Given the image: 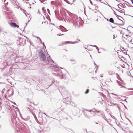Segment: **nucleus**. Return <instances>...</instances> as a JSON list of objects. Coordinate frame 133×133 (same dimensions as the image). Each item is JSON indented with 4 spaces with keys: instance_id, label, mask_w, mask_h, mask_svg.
Masks as SVG:
<instances>
[{
    "instance_id": "1",
    "label": "nucleus",
    "mask_w": 133,
    "mask_h": 133,
    "mask_svg": "<svg viewBox=\"0 0 133 133\" xmlns=\"http://www.w3.org/2000/svg\"><path fill=\"white\" fill-rule=\"evenodd\" d=\"M23 37L19 38V39L17 40V45H21V46H23L25 45L26 43V39L25 38H27L25 36H24Z\"/></svg>"
},
{
    "instance_id": "2",
    "label": "nucleus",
    "mask_w": 133,
    "mask_h": 133,
    "mask_svg": "<svg viewBox=\"0 0 133 133\" xmlns=\"http://www.w3.org/2000/svg\"><path fill=\"white\" fill-rule=\"evenodd\" d=\"M39 56L41 58V59L43 61L45 62L46 60V56L42 50H41L38 54Z\"/></svg>"
},
{
    "instance_id": "3",
    "label": "nucleus",
    "mask_w": 133,
    "mask_h": 133,
    "mask_svg": "<svg viewBox=\"0 0 133 133\" xmlns=\"http://www.w3.org/2000/svg\"><path fill=\"white\" fill-rule=\"evenodd\" d=\"M67 12L68 14V16H66V14L65 13L64 15L66 17V18H67L69 22L70 23L71 22V17H72V14L69 11H67Z\"/></svg>"
},
{
    "instance_id": "4",
    "label": "nucleus",
    "mask_w": 133,
    "mask_h": 133,
    "mask_svg": "<svg viewBox=\"0 0 133 133\" xmlns=\"http://www.w3.org/2000/svg\"><path fill=\"white\" fill-rule=\"evenodd\" d=\"M72 17H71V22L73 24H75L76 23V18H77L76 15H74L72 14Z\"/></svg>"
},
{
    "instance_id": "5",
    "label": "nucleus",
    "mask_w": 133,
    "mask_h": 133,
    "mask_svg": "<svg viewBox=\"0 0 133 133\" xmlns=\"http://www.w3.org/2000/svg\"><path fill=\"white\" fill-rule=\"evenodd\" d=\"M84 116L86 118L88 119L90 118V116H89V115L91 114L89 112L87 113V112H86L85 111H84Z\"/></svg>"
},
{
    "instance_id": "6",
    "label": "nucleus",
    "mask_w": 133,
    "mask_h": 133,
    "mask_svg": "<svg viewBox=\"0 0 133 133\" xmlns=\"http://www.w3.org/2000/svg\"><path fill=\"white\" fill-rule=\"evenodd\" d=\"M29 107H30V112L32 113V114L33 113H34V112H35V111L36 110L34 108L32 107L31 105H29Z\"/></svg>"
},
{
    "instance_id": "7",
    "label": "nucleus",
    "mask_w": 133,
    "mask_h": 133,
    "mask_svg": "<svg viewBox=\"0 0 133 133\" xmlns=\"http://www.w3.org/2000/svg\"><path fill=\"white\" fill-rule=\"evenodd\" d=\"M55 66L54 70L55 71H58L59 72H60L61 73H62V72L61 70H60L59 68V67L57 66L56 65H54Z\"/></svg>"
},
{
    "instance_id": "8",
    "label": "nucleus",
    "mask_w": 133,
    "mask_h": 133,
    "mask_svg": "<svg viewBox=\"0 0 133 133\" xmlns=\"http://www.w3.org/2000/svg\"><path fill=\"white\" fill-rule=\"evenodd\" d=\"M120 4H121V5H120V4H118L117 5V6H118V7L120 9H122V10H124H124L123 9H121V8H120V6L122 8H125V5H123L122 4H121V3H120Z\"/></svg>"
},
{
    "instance_id": "9",
    "label": "nucleus",
    "mask_w": 133,
    "mask_h": 133,
    "mask_svg": "<svg viewBox=\"0 0 133 133\" xmlns=\"http://www.w3.org/2000/svg\"><path fill=\"white\" fill-rule=\"evenodd\" d=\"M47 61H48V62L49 63H51V65H52L51 64V63H52L55 64L54 61H53L52 59H48V58Z\"/></svg>"
},
{
    "instance_id": "10",
    "label": "nucleus",
    "mask_w": 133,
    "mask_h": 133,
    "mask_svg": "<svg viewBox=\"0 0 133 133\" xmlns=\"http://www.w3.org/2000/svg\"><path fill=\"white\" fill-rule=\"evenodd\" d=\"M8 23L12 27H16V23L12 22H9Z\"/></svg>"
},
{
    "instance_id": "11",
    "label": "nucleus",
    "mask_w": 133,
    "mask_h": 133,
    "mask_svg": "<svg viewBox=\"0 0 133 133\" xmlns=\"http://www.w3.org/2000/svg\"><path fill=\"white\" fill-rule=\"evenodd\" d=\"M69 103H70V104L72 106H74V107H76L77 106V104L75 103H74V102L73 101H72L71 100L70 102Z\"/></svg>"
},
{
    "instance_id": "12",
    "label": "nucleus",
    "mask_w": 133,
    "mask_h": 133,
    "mask_svg": "<svg viewBox=\"0 0 133 133\" xmlns=\"http://www.w3.org/2000/svg\"><path fill=\"white\" fill-rule=\"evenodd\" d=\"M84 110L85 111H88L90 112H92L94 113L95 112V111H96V110L95 108H93L92 109V110H88L87 109H85Z\"/></svg>"
},
{
    "instance_id": "13",
    "label": "nucleus",
    "mask_w": 133,
    "mask_h": 133,
    "mask_svg": "<svg viewBox=\"0 0 133 133\" xmlns=\"http://www.w3.org/2000/svg\"><path fill=\"white\" fill-rule=\"evenodd\" d=\"M78 43V42L77 41H76L75 42H70L69 41H67L65 43L66 44H75L76 43Z\"/></svg>"
},
{
    "instance_id": "14",
    "label": "nucleus",
    "mask_w": 133,
    "mask_h": 133,
    "mask_svg": "<svg viewBox=\"0 0 133 133\" xmlns=\"http://www.w3.org/2000/svg\"><path fill=\"white\" fill-rule=\"evenodd\" d=\"M32 114L34 116V118H35V120L37 122V123H38V122H39L38 121V119H37L35 114L34 113H33Z\"/></svg>"
},
{
    "instance_id": "15",
    "label": "nucleus",
    "mask_w": 133,
    "mask_h": 133,
    "mask_svg": "<svg viewBox=\"0 0 133 133\" xmlns=\"http://www.w3.org/2000/svg\"><path fill=\"white\" fill-rule=\"evenodd\" d=\"M87 66L86 65L84 64H82L81 65V67L83 69H86Z\"/></svg>"
},
{
    "instance_id": "16",
    "label": "nucleus",
    "mask_w": 133,
    "mask_h": 133,
    "mask_svg": "<svg viewBox=\"0 0 133 133\" xmlns=\"http://www.w3.org/2000/svg\"><path fill=\"white\" fill-rule=\"evenodd\" d=\"M98 102V104H103L104 103V100H97Z\"/></svg>"
},
{
    "instance_id": "17",
    "label": "nucleus",
    "mask_w": 133,
    "mask_h": 133,
    "mask_svg": "<svg viewBox=\"0 0 133 133\" xmlns=\"http://www.w3.org/2000/svg\"><path fill=\"white\" fill-rule=\"evenodd\" d=\"M114 8V9H115L117 11H119V12L121 13H124V15H125L124 12H123V10H120V9H117L115 8Z\"/></svg>"
},
{
    "instance_id": "18",
    "label": "nucleus",
    "mask_w": 133,
    "mask_h": 133,
    "mask_svg": "<svg viewBox=\"0 0 133 133\" xmlns=\"http://www.w3.org/2000/svg\"><path fill=\"white\" fill-rule=\"evenodd\" d=\"M60 27H61L63 28V29L61 30V31H68V30L62 26H60Z\"/></svg>"
},
{
    "instance_id": "19",
    "label": "nucleus",
    "mask_w": 133,
    "mask_h": 133,
    "mask_svg": "<svg viewBox=\"0 0 133 133\" xmlns=\"http://www.w3.org/2000/svg\"><path fill=\"white\" fill-rule=\"evenodd\" d=\"M109 21L111 23H114V21L113 19L112 18H110L109 19Z\"/></svg>"
},
{
    "instance_id": "20",
    "label": "nucleus",
    "mask_w": 133,
    "mask_h": 133,
    "mask_svg": "<svg viewBox=\"0 0 133 133\" xmlns=\"http://www.w3.org/2000/svg\"><path fill=\"white\" fill-rule=\"evenodd\" d=\"M62 78L64 79H65L67 78L66 76L64 75H63L62 77Z\"/></svg>"
},
{
    "instance_id": "21",
    "label": "nucleus",
    "mask_w": 133,
    "mask_h": 133,
    "mask_svg": "<svg viewBox=\"0 0 133 133\" xmlns=\"http://www.w3.org/2000/svg\"><path fill=\"white\" fill-rule=\"evenodd\" d=\"M116 123L117 124V125L119 127H120V128L122 129H123V128H122V127L121 126V124L119 122H117Z\"/></svg>"
},
{
    "instance_id": "22",
    "label": "nucleus",
    "mask_w": 133,
    "mask_h": 133,
    "mask_svg": "<svg viewBox=\"0 0 133 133\" xmlns=\"http://www.w3.org/2000/svg\"><path fill=\"white\" fill-rule=\"evenodd\" d=\"M25 110L28 111H29L30 112V107H26L25 108Z\"/></svg>"
},
{
    "instance_id": "23",
    "label": "nucleus",
    "mask_w": 133,
    "mask_h": 133,
    "mask_svg": "<svg viewBox=\"0 0 133 133\" xmlns=\"http://www.w3.org/2000/svg\"><path fill=\"white\" fill-rule=\"evenodd\" d=\"M94 64L95 65H96V66H95V68L96 69V70L95 71V72H96L98 70V66H97L96 64L95 63V62H94Z\"/></svg>"
},
{
    "instance_id": "24",
    "label": "nucleus",
    "mask_w": 133,
    "mask_h": 133,
    "mask_svg": "<svg viewBox=\"0 0 133 133\" xmlns=\"http://www.w3.org/2000/svg\"><path fill=\"white\" fill-rule=\"evenodd\" d=\"M96 111V112L97 113H98V115L99 116H100V115H102V114L101 113V111H97V110H96V111H95V112Z\"/></svg>"
},
{
    "instance_id": "25",
    "label": "nucleus",
    "mask_w": 133,
    "mask_h": 133,
    "mask_svg": "<svg viewBox=\"0 0 133 133\" xmlns=\"http://www.w3.org/2000/svg\"><path fill=\"white\" fill-rule=\"evenodd\" d=\"M117 82L119 86H123L121 85L122 83L118 81H117Z\"/></svg>"
},
{
    "instance_id": "26",
    "label": "nucleus",
    "mask_w": 133,
    "mask_h": 133,
    "mask_svg": "<svg viewBox=\"0 0 133 133\" xmlns=\"http://www.w3.org/2000/svg\"><path fill=\"white\" fill-rule=\"evenodd\" d=\"M109 104H110L111 105H110L111 106H114V105H115V104H114V103H111V102H109V103H108V104L109 105Z\"/></svg>"
},
{
    "instance_id": "27",
    "label": "nucleus",
    "mask_w": 133,
    "mask_h": 133,
    "mask_svg": "<svg viewBox=\"0 0 133 133\" xmlns=\"http://www.w3.org/2000/svg\"><path fill=\"white\" fill-rule=\"evenodd\" d=\"M66 130L68 131H69L70 132H71V131H72V132H73V131L71 129H69V128H66Z\"/></svg>"
},
{
    "instance_id": "28",
    "label": "nucleus",
    "mask_w": 133,
    "mask_h": 133,
    "mask_svg": "<svg viewBox=\"0 0 133 133\" xmlns=\"http://www.w3.org/2000/svg\"><path fill=\"white\" fill-rule=\"evenodd\" d=\"M89 92V90L88 89H87L86 90L85 92V94H87Z\"/></svg>"
},
{
    "instance_id": "29",
    "label": "nucleus",
    "mask_w": 133,
    "mask_h": 133,
    "mask_svg": "<svg viewBox=\"0 0 133 133\" xmlns=\"http://www.w3.org/2000/svg\"><path fill=\"white\" fill-rule=\"evenodd\" d=\"M70 61H72V62H74V63H72L73 64H74L76 63V61L75 59H70Z\"/></svg>"
},
{
    "instance_id": "30",
    "label": "nucleus",
    "mask_w": 133,
    "mask_h": 133,
    "mask_svg": "<svg viewBox=\"0 0 133 133\" xmlns=\"http://www.w3.org/2000/svg\"><path fill=\"white\" fill-rule=\"evenodd\" d=\"M63 102L64 103H67L68 102V100H63Z\"/></svg>"
},
{
    "instance_id": "31",
    "label": "nucleus",
    "mask_w": 133,
    "mask_h": 133,
    "mask_svg": "<svg viewBox=\"0 0 133 133\" xmlns=\"http://www.w3.org/2000/svg\"><path fill=\"white\" fill-rule=\"evenodd\" d=\"M8 34L9 32H8L4 31L3 33V34L4 35H5V34Z\"/></svg>"
},
{
    "instance_id": "32",
    "label": "nucleus",
    "mask_w": 133,
    "mask_h": 133,
    "mask_svg": "<svg viewBox=\"0 0 133 133\" xmlns=\"http://www.w3.org/2000/svg\"><path fill=\"white\" fill-rule=\"evenodd\" d=\"M22 115H21V114H20V116L21 117L22 119H23L24 120H26V119H25V118H23L22 117Z\"/></svg>"
},
{
    "instance_id": "33",
    "label": "nucleus",
    "mask_w": 133,
    "mask_h": 133,
    "mask_svg": "<svg viewBox=\"0 0 133 133\" xmlns=\"http://www.w3.org/2000/svg\"><path fill=\"white\" fill-rule=\"evenodd\" d=\"M113 11L114 12V14L117 17L118 16V15L116 14L115 12L113 10Z\"/></svg>"
},
{
    "instance_id": "34",
    "label": "nucleus",
    "mask_w": 133,
    "mask_h": 133,
    "mask_svg": "<svg viewBox=\"0 0 133 133\" xmlns=\"http://www.w3.org/2000/svg\"><path fill=\"white\" fill-rule=\"evenodd\" d=\"M115 105L117 106L118 108V110L119 111L120 110V108L118 106V105L117 104H115Z\"/></svg>"
},
{
    "instance_id": "35",
    "label": "nucleus",
    "mask_w": 133,
    "mask_h": 133,
    "mask_svg": "<svg viewBox=\"0 0 133 133\" xmlns=\"http://www.w3.org/2000/svg\"><path fill=\"white\" fill-rule=\"evenodd\" d=\"M127 3H128V4L129 5V7H132L133 8V6H132V5H131L129 3L127 2Z\"/></svg>"
},
{
    "instance_id": "36",
    "label": "nucleus",
    "mask_w": 133,
    "mask_h": 133,
    "mask_svg": "<svg viewBox=\"0 0 133 133\" xmlns=\"http://www.w3.org/2000/svg\"><path fill=\"white\" fill-rule=\"evenodd\" d=\"M96 48V49L97 50L98 52L99 53H100L101 52H99V49L97 47Z\"/></svg>"
},
{
    "instance_id": "37",
    "label": "nucleus",
    "mask_w": 133,
    "mask_h": 133,
    "mask_svg": "<svg viewBox=\"0 0 133 133\" xmlns=\"http://www.w3.org/2000/svg\"><path fill=\"white\" fill-rule=\"evenodd\" d=\"M100 49H101V50H103L104 51H107V50L105 49H104V48H100Z\"/></svg>"
},
{
    "instance_id": "38",
    "label": "nucleus",
    "mask_w": 133,
    "mask_h": 133,
    "mask_svg": "<svg viewBox=\"0 0 133 133\" xmlns=\"http://www.w3.org/2000/svg\"><path fill=\"white\" fill-rule=\"evenodd\" d=\"M66 3H67L68 4H70L71 5V4L70 3V2L68 0H67V1H66Z\"/></svg>"
},
{
    "instance_id": "39",
    "label": "nucleus",
    "mask_w": 133,
    "mask_h": 133,
    "mask_svg": "<svg viewBox=\"0 0 133 133\" xmlns=\"http://www.w3.org/2000/svg\"><path fill=\"white\" fill-rule=\"evenodd\" d=\"M96 101H97L96 102V103H95V102H94V103L95 105H96L97 103H98V101L97 100H96Z\"/></svg>"
},
{
    "instance_id": "40",
    "label": "nucleus",
    "mask_w": 133,
    "mask_h": 133,
    "mask_svg": "<svg viewBox=\"0 0 133 133\" xmlns=\"http://www.w3.org/2000/svg\"><path fill=\"white\" fill-rule=\"evenodd\" d=\"M47 10L48 11V13L49 14H50V11H49V9H47Z\"/></svg>"
},
{
    "instance_id": "41",
    "label": "nucleus",
    "mask_w": 133,
    "mask_h": 133,
    "mask_svg": "<svg viewBox=\"0 0 133 133\" xmlns=\"http://www.w3.org/2000/svg\"><path fill=\"white\" fill-rule=\"evenodd\" d=\"M91 46H93V47H95L96 48L97 47V46L96 45H90Z\"/></svg>"
},
{
    "instance_id": "42",
    "label": "nucleus",
    "mask_w": 133,
    "mask_h": 133,
    "mask_svg": "<svg viewBox=\"0 0 133 133\" xmlns=\"http://www.w3.org/2000/svg\"><path fill=\"white\" fill-rule=\"evenodd\" d=\"M90 4L92 5H93V3L91 0H89Z\"/></svg>"
},
{
    "instance_id": "43",
    "label": "nucleus",
    "mask_w": 133,
    "mask_h": 133,
    "mask_svg": "<svg viewBox=\"0 0 133 133\" xmlns=\"http://www.w3.org/2000/svg\"><path fill=\"white\" fill-rule=\"evenodd\" d=\"M120 49H121H121H124V50H123L124 51H126L124 49V48H123V47H121V48Z\"/></svg>"
},
{
    "instance_id": "44",
    "label": "nucleus",
    "mask_w": 133,
    "mask_h": 133,
    "mask_svg": "<svg viewBox=\"0 0 133 133\" xmlns=\"http://www.w3.org/2000/svg\"><path fill=\"white\" fill-rule=\"evenodd\" d=\"M54 3V1H52L51 2V4H53Z\"/></svg>"
},
{
    "instance_id": "45",
    "label": "nucleus",
    "mask_w": 133,
    "mask_h": 133,
    "mask_svg": "<svg viewBox=\"0 0 133 133\" xmlns=\"http://www.w3.org/2000/svg\"><path fill=\"white\" fill-rule=\"evenodd\" d=\"M103 118L104 119H105L106 121H107V119L106 118V117H105L104 116Z\"/></svg>"
},
{
    "instance_id": "46",
    "label": "nucleus",
    "mask_w": 133,
    "mask_h": 133,
    "mask_svg": "<svg viewBox=\"0 0 133 133\" xmlns=\"http://www.w3.org/2000/svg\"><path fill=\"white\" fill-rule=\"evenodd\" d=\"M117 17H120V18H122L123 19H124L121 16H119V15H118V16H117Z\"/></svg>"
},
{
    "instance_id": "47",
    "label": "nucleus",
    "mask_w": 133,
    "mask_h": 133,
    "mask_svg": "<svg viewBox=\"0 0 133 133\" xmlns=\"http://www.w3.org/2000/svg\"><path fill=\"white\" fill-rule=\"evenodd\" d=\"M19 27V26L17 24H16V27H17V28H18Z\"/></svg>"
},
{
    "instance_id": "48",
    "label": "nucleus",
    "mask_w": 133,
    "mask_h": 133,
    "mask_svg": "<svg viewBox=\"0 0 133 133\" xmlns=\"http://www.w3.org/2000/svg\"><path fill=\"white\" fill-rule=\"evenodd\" d=\"M37 37L38 38V39H39L40 40V41H41V42H42V40H41V39L40 38L38 37Z\"/></svg>"
},
{
    "instance_id": "49",
    "label": "nucleus",
    "mask_w": 133,
    "mask_h": 133,
    "mask_svg": "<svg viewBox=\"0 0 133 133\" xmlns=\"http://www.w3.org/2000/svg\"><path fill=\"white\" fill-rule=\"evenodd\" d=\"M27 23H26V26H25V27H24V29H23V31H25V27L27 25Z\"/></svg>"
},
{
    "instance_id": "50",
    "label": "nucleus",
    "mask_w": 133,
    "mask_h": 133,
    "mask_svg": "<svg viewBox=\"0 0 133 133\" xmlns=\"http://www.w3.org/2000/svg\"><path fill=\"white\" fill-rule=\"evenodd\" d=\"M114 24L116 25H118V24L117 23H115L114 22V23H113Z\"/></svg>"
},
{
    "instance_id": "51",
    "label": "nucleus",
    "mask_w": 133,
    "mask_h": 133,
    "mask_svg": "<svg viewBox=\"0 0 133 133\" xmlns=\"http://www.w3.org/2000/svg\"><path fill=\"white\" fill-rule=\"evenodd\" d=\"M117 19H119V20L121 21L122 22H123V21L120 19L117 16Z\"/></svg>"
},
{
    "instance_id": "52",
    "label": "nucleus",
    "mask_w": 133,
    "mask_h": 133,
    "mask_svg": "<svg viewBox=\"0 0 133 133\" xmlns=\"http://www.w3.org/2000/svg\"><path fill=\"white\" fill-rule=\"evenodd\" d=\"M42 44L43 45V46H44L45 48H46V46H45V45L44 44V43L43 42L42 43Z\"/></svg>"
},
{
    "instance_id": "53",
    "label": "nucleus",
    "mask_w": 133,
    "mask_h": 133,
    "mask_svg": "<svg viewBox=\"0 0 133 133\" xmlns=\"http://www.w3.org/2000/svg\"><path fill=\"white\" fill-rule=\"evenodd\" d=\"M71 101V100H68V103H67V104H68Z\"/></svg>"
},
{
    "instance_id": "54",
    "label": "nucleus",
    "mask_w": 133,
    "mask_h": 133,
    "mask_svg": "<svg viewBox=\"0 0 133 133\" xmlns=\"http://www.w3.org/2000/svg\"><path fill=\"white\" fill-rule=\"evenodd\" d=\"M11 91H12V93H11L12 95L14 94V92L12 90Z\"/></svg>"
},
{
    "instance_id": "55",
    "label": "nucleus",
    "mask_w": 133,
    "mask_h": 133,
    "mask_svg": "<svg viewBox=\"0 0 133 133\" xmlns=\"http://www.w3.org/2000/svg\"><path fill=\"white\" fill-rule=\"evenodd\" d=\"M127 31H128L129 34L131 33V32L130 30H127Z\"/></svg>"
},
{
    "instance_id": "56",
    "label": "nucleus",
    "mask_w": 133,
    "mask_h": 133,
    "mask_svg": "<svg viewBox=\"0 0 133 133\" xmlns=\"http://www.w3.org/2000/svg\"><path fill=\"white\" fill-rule=\"evenodd\" d=\"M64 35L63 34H62V35H59L58 34H57V35L58 36H62V35Z\"/></svg>"
},
{
    "instance_id": "57",
    "label": "nucleus",
    "mask_w": 133,
    "mask_h": 133,
    "mask_svg": "<svg viewBox=\"0 0 133 133\" xmlns=\"http://www.w3.org/2000/svg\"><path fill=\"white\" fill-rule=\"evenodd\" d=\"M121 97H117L116 98V99H121Z\"/></svg>"
},
{
    "instance_id": "58",
    "label": "nucleus",
    "mask_w": 133,
    "mask_h": 133,
    "mask_svg": "<svg viewBox=\"0 0 133 133\" xmlns=\"http://www.w3.org/2000/svg\"><path fill=\"white\" fill-rule=\"evenodd\" d=\"M60 28L61 30L63 29V28L62 27H60Z\"/></svg>"
},
{
    "instance_id": "59",
    "label": "nucleus",
    "mask_w": 133,
    "mask_h": 133,
    "mask_svg": "<svg viewBox=\"0 0 133 133\" xmlns=\"http://www.w3.org/2000/svg\"><path fill=\"white\" fill-rule=\"evenodd\" d=\"M44 7H43L42 8V10L43 11H44V10H44Z\"/></svg>"
},
{
    "instance_id": "60",
    "label": "nucleus",
    "mask_w": 133,
    "mask_h": 133,
    "mask_svg": "<svg viewBox=\"0 0 133 133\" xmlns=\"http://www.w3.org/2000/svg\"><path fill=\"white\" fill-rule=\"evenodd\" d=\"M5 90V88L3 89L2 91V92L3 91H4Z\"/></svg>"
},
{
    "instance_id": "61",
    "label": "nucleus",
    "mask_w": 133,
    "mask_h": 133,
    "mask_svg": "<svg viewBox=\"0 0 133 133\" xmlns=\"http://www.w3.org/2000/svg\"><path fill=\"white\" fill-rule=\"evenodd\" d=\"M44 23H45L46 24H47L48 23V22L47 21H45L44 22Z\"/></svg>"
},
{
    "instance_id": "62",
    "label": "nucleus",
    "mask_w": 133,
    "mask_h": 133,
    "mask_svg": "<svg viewBox=\"0 0 133 133\" xmlns=\"http://www.w3.org/2000/svg\"><path fill=\"white\" fill-rule=\"evenodd\" d=\"M122 22V25H123L124 24V23L123 21Z\"/></svg>"
},
{
    "instance_id": "63",
    "label": "nucleus",
    "mask_w": 133,
    "mask_h": 133,
    "mask_svg": "<svg viewBox=\"0 0 133 133\" xmlns=\"http://www.w3.org/2000/svg\"><path fill=\"white\" fill-rule=\"evenodd\" d=\"M129 90H133V88H130L129 89Z\"/></svg>"
},
{
    "instance_id": "64",
    "label": "nucleus",
    "mask_w": 133,
    "mask_h": 133,
    "mask_svg": "<svg viewBox=\"0 0 133 133\" xmlns=\"http://www.w3.org/2000/svg\"><path fill=\"white\" fill-rule=\"evenodd\" d=\"M132 40H131L130 41V42H131V43L132 44H133V43H132Z\"/></svg>"
}]
</instances>
